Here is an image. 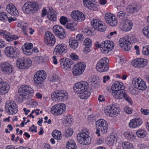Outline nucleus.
I'll use <instances>...</instances> for the list:
<instances>
[{"label": "nucleus", "instance_id": "obj_1", "mask_svg": "<svg viewBox=\"0 0 149 149\" xmlns=\"http://www.w3.org/2000/svg\"><path fill=\"white\" fill-rule=\"evenodd\" d=\"M73 90L75 93L79 94V97L81 99H87L91 95L88 83L85 81L75 83L73 86Z\"/></svg>", "mask_w": 149, "mask_h": 149}, {"label": "nucleus", "instance_id": "obj_2", "mask_svg": "<svg viewBox=\"0 0 149 149\" xmlns=\"http://www.w3.org/2000/svg\"><path fill=\"white\" fill-rule=\"evenodd\" d=\"M77 139L80 144L85 145L90 144L91 141L89 131L86 128H83L81 130V132L77 134Z\"/></svg>", "mask_w": 149, "mask_h": 149}, {"label": "nucleus", "instance_id": "obj_3", "mask_svg": "<svg viewBox=\"0 0 149 149\" xmlns=\"http://www.w3.org/2000/svg\"><path fill=\"white\" fill-rule=\"evenodd\" d=\"M95 126L96 129L95 134L98 136L101 135L100 132L102 134L106 133L108 131V125L107 121L103 119H99L95 122Z\"/></svg>", "mask_w": 149, "mask_h": 149}, {"label": "nucleus", "instance_id": "obj_4", "mask_svg": "<svg viewBox=\"0 0 149 149\" xmlns=\"http://www.w3.org/2000/svg\"><path fill=\"white\" fill-rule=\"evenodd\" d=\"M19 95L23 99H28L33 96L34 93L33 89L29 86L22 85L18 89Z\"/></svg>", "mask_w": 149, "mask_h": 149}, {"label": "nucleus", "instance_id": "obj_5", "mask_svg": "<svg viewBox=\"0 0 149 149\" xmlns=\"http://www.w3.org/2000/svg\"><path fill=\"white\" fill-rule=\"evenodd\" d=\"M103 111L104 114L107 116L115 118L118 115L120 109L117 105L112 104L106 107Z\"/></svg>", "mask_w": 149, "mask_h": 149}, {"label": "nucleus", "instance_id": "obj_6", "mask_svg": "<svg viewBox=\"0 0 149 149\" xmlns=\"http://www.w3.org/2000/svg\"><path fill=\"white\" fill-rule=\"evenodd\" d=\"M68 94L66 91L64 90L56 91L53 92L51 95V98L55 102L66 101L68 99Z\"/></svg>", "mask_w": 149, "mask_h": 149}, {"label": "nucleus", "instance_id": "obj_7", "mask_svg": "<svg viewBox=\"0 0 149 149\" xmlns=\"http://www.w3.org/2000/svg\"><path fill=\"white\" fill-rule=\"evenodd\" d=\"M39 9V5L36 2H28L24 3L23 9L27 14H33L36 13Z\"/></svg>", "mask_w": 149, "mask_h": 149}, {"label": "nucleus", "instance_id": "obj_8", "mask_svg": "<svg viewBox=\"0 0 149 149\" xmlns=\"http://www.w3.org/2000/svg\"><path fill=\"white\" fill-rule=\"evenodd\" d=\"M66 110V105L61 103L56 104L52 106L50 109V112L54 116H59L64 114Z\"/></svg>", "mask_w": 149, "mask_h": 149}, {"label": "nucleus", "instance_id": "obj_9", "mask_svg": "<svg viewBox=\"0 0 149 149\" xmlns=\"http://www.w3.org/2000/svg\"><path fill=\"white\" fill-rule=\"evenodd\" d=\"M109 63L108 59L107 57H104L101 59L96 65V70L99 72H104L109 70L108 64Z\"/></svg>", "mask_w": 149, "mask_h": 149}, {"label": "nucleus", "instance_id": "obj_10", "mask_svg": "<svg viewBox=\"0 0 149 149\" xmlns=\"http://www.w3.org/2000/svg\"><path fill=\"white\" fill-rule=\"evenodd\" d=\"M5 54L8 57L16 58L18 57L20 53L19 49L15 47L9 46L6 47L4 49Z\"/></svg>", "mask_w": 149, "mask_h": 149}, {"label": "nucleus", "instance_id": "obj_11", "mask_svg": "<svg viewBox=\"0 0 149 149\" xmlns=\"http://www.w3.org/2000/svg\"><path fill=\"white\" fill-rule=\"evenodd\" d=\"M32 61L28 58H19L16 61V65L19 69H27L31 66Z\"/></svg>", "mask_w": 149, "mask_h": 149}, {"label": "nucleus", "instance_id": "obj_12", "mask_svg": "<svg viewBox=\"0 0 149 149\" xmlns=\"http://www.w3.org/2000/svg\"><path fill=\"white\" fill-rule=\"evenodd\" d=\"M46 77V73L45 71L40 70L38 71L34 76L33 81L35 84L37 85L42 84Z\"/></svg>", "mask_w": 149, "mask_h": 149}, {"label": "nucleus", "instance_id": "obj_13", "mask_svg": "<svg viewBox=\"0 0 149 149\" xmlns=\"http://www.w3.org/2000/svg\"><path fill=\"white\" fill-rule=\"evenodd\" d=\"M67 50V47L65 44L59 43L55 46L53 50V54L54 55L60 57L64 55Z\"/></svg>", "mask_w": 149, "mask_h": 149}, {"label": "nucleus", "instance_id": "obj_14", "mask_svg": "<svg viewBox=\"0 0 149 149\" xmlns=\"http://www.w3.org/2000/svg\"><path fill=\"white\" fill-rule=\"evenodd\" d=\"M86 67L85 63L80 62L75 64L72 69V72L74 76H78L82 74Z\"/></svg>", "mask_w": 149, "mask_h": 149}, {"label": "nucleus", "instance_id": "obj_15", "mask_svg": "<svg viewBox=\"0 0 149 149\" xmlns=\"http://www.w3.org/2000/svg\"><path fill=\"white\" fill-rule=\"evenodd\" d=\"M132 84L135 88L140 90H145L147 88L146 81L140 78H133Z\"/></svg>", "mask_w": 149, "mask_h": 149}, {"label": "nucleus", "instance_id": "obj_16", "mask_svg": "<svg viewBox=\"0 0 149 149\" xmlns=\"http://www.w3.org/2000/svg\"><path fill=\"white\" fill-rule=\"evenodd\" d=\"M5 107L6 111L9 114H14L17 111V106L13 101H7L6 103Z\"/></svg>", "mask_w": 149, "mask_h": 149}, {"label": "nucleus", "instance_id": "obj_17", "mask_svg": "<svg viewBox=\"0 0 149 149\" xmlns=\"http://www.w3.org/2000/svg\"><path fill=\"white\" fill-rule=\"evenodd\" d=\"M104 19L106 23L110 26H115L117 24V17L113 14L111 13L107 12L105 14Z\"/></svg>", "mask_w": 149, "mask_h": 149}, {"label": "nucleus", "instance_id": "obj_18", "mask_svg": "<svg viewBox=\"0 0 149 149\" xmlns=\"http://www.w3.org/2000/svg\"><path fill=\"white\" fill-rule=\"evenodd\" d=\"M0 70L4 74L9 75L13 73L14 68L11 64L5 62L0 64Z\"/></svg>", "mask_w": 149, "mask_h": 149}, {"label": "nucleus", "instance_id": "obj_19", "mask_svg": "<svg viewBox=\"0 0 149 149\" xmlns=\"http://www.w3.org/2000/svg\"><path fill=\"white\" fill-rule=\"evenodd\" d=\"M91 23L93 26L97 31L103 32L106 30V27L105 24L99 19H94Z\"/></svg>", "mask_w": 149, "mask_h": 149}, {"label": "nucleus", "instance_id": "obj_20", "mask_svg": "<svg viewBox=\"0 0 149 149\" xmlns=\"http://www.w3.org/2000/svg\"><path fill=\"white\" fill-rule=\"evenodd\" d=\"M84 6L88 9L93 11L98 10L99 6L95 0H82Z\"/></svg>", "mask_w": 149, "mask_h": 149}, {"label": "nucleus", "instance_id": "obj_21", "mask_svg": "<svg viewBox=\"0 0 149 149\" xmlns=\"http://www.w3.org/2000/svg\"><path fill=\"white\" fill-rule=\"evenodd\" d=\"M133 26V23L130 20L125 19L120 23V30L125 32L131 31Z\"/></svg>", "mask_w": 149, "mask_h": 149}, {"label": "nucleus", "instance_id": "obj_22", "mask_svg": "<svg viewBox=\"0 0 149 149\" xmlns=\"http://www.w3.org/2000/svg\"><path fill=\"white\" fill-rule=\"evenodd\" d=\"M70 16L74 20L78 22H81L85 19L84 15L78 10L72 11L70 14Z\"/></svg>", "mask_w": 149, "mask_h": 149}, {"label": "nucleus", "instance_id": "obj_23", "mask_svg": "<svg viewBox=\"0 0 149 149\" xmlns=\"http://www.w3.org/2000/svg\"><path fill=\"white\" fill-rule=\"evenodd\" d=\"M54 35L51 32L47 31L45 33L44 42L49 46H53L55 43Z\"/></svg>", "mask_w": 149, "mask_h": 149}, {"label": "nucleus", "instance_id": "obj_24", "mask_svg": "<svg viewBox=\"0 0 149 149\" xmlns=\"http://www.w3.org/2000/svg\"><path fill=\"white\" fill-rule=\"evenodd\" d=\"M148 63V60L142 58H138L132 62L133 66L135 68H143L146 66Z\"/></svg>", "mask_w": 149, "mask_h": 149}, {"label": "nucleus", "instance_id": "obj_25", "mask_svg": "<svg viewBox=\"0 0 149 149\" xmlns=\"http://www.w3.org/2000/svg\"><path fill=\"white\" fill-rule=\"evenodd\" d=\"M120 47L121 49L125 51L130 50L131 48V45L130 41L127 38H120L119 41Z\"/></svg>", "mask_w": 149, "mask_h": 149}, {"label": "nucleus", "instance_id": "obj_26", "mask_svg": "<svg viewBox=\"0 0 149 149\" xmlns=\"http://www.w3.org/2000/svg\"><path fill=\"white\" fill-rule=\"evenodd\" d=\"M102 52L107 53L113 49L114 44L113 42L109 40H105L102 42Z\"/></svg>", "mask_w": 149, "mask_h": 149}, {"label": "nucleus", "instance_id": "obj_27", "mask_svg": "<svg viewBox=\"0 0 149 149\" xmlns=\"http://www.w3.org/2000/svg\"><path fill=\"white\" fill-rule=\"evenodd\" d=\"M52 30L54 33L59 38L63 39L66 36L64 29L61 26L58 25L53 26Z\"/></svg>", "mask_w": 149, "mask_h": 149}, {"label": "nucleus", "instance_id": "obj_28", "mask_svg": "<svg viewBox=\"0 0 149 149\" xmlns=\"http://www.w3.org/2000/svg\"><path fill=\"white\" fill-rule=\"evenodd\" d=\"M10 89L9 84L0 77V95H3L8 93Z\"/></svg>", "mask_w": 149, "mask_h": 149}, {"label": "nucleus", "instance_id": "obj_29", "mask_svg": "<svg viewBox=\"0 0 149 149\" xmlns=\"http://www.w3.org/2000/svg\"><path fill=\"white\" fill-rule=\"evenodd\" d=\"M143 121L140 118H136L131 120L129 123V127L131 128H136L140 126L143 123Z\"/></svg>", "mask_w": 149, "mask_h": 149}, {"label": "nucleus", "instance_id": "obj_30", "mask_svg": "<svg viewBox=\"0 0 149 149\" xmlns=\"http://www.w3.org/2000/svg\"><path fill=\"white\" fill-rule=\"evenodd\" d=\"M33 45L31 43H26L22 47L24 53L27 55H30L32 53V48Z\"/></svg>", "mask_w": 149, "mask_h": 149}, {"label": "nucleus", "instance_id": "obj_31", "mask_svg": "<svg viewBox=\"0 0 149 149\" xmlns=\"http://www.w3.org/2000/svg\"><path fill=\"white\" fill-rule=\"evenodd\" d=\"M141 6L139 3H132L127 7V9L129 12L134 13L137 12L141 9Z\"/></svg>", "mask_w": 149, "mask_h": 149}, {"label": "nucleus", "instance_id": "obj_32", "mask_svg": "<svg viewBox=\"0 0 149 149\" xmlns=\"http://www.w3.org/2000/svg\"><path fill=\"white\" fill-rule=\"evenodd\" d=\"M6 9L8 13L11 15L16 16L18 14L17 10L12 4H8L7 5Z\"/></svg>", "mask_w": 149, "mask_h": 149}, {"label": "nucleus", "instance_id": "obj_33", "mask_svg": "<svg viewBox=\"0 0 149 149\" xmlns=\"http://www.w3.org/2000/svg\"><path fill=\"white\" fill-rule=\"evenodd\" d=\"M73 118L71 116L68 114L63 116L62 118L63 125L65 127L70 125L72 123Z\"/></svg>", "mask_w": 149, "mask_h": 149}, {"label": "nucleus", "instance_id": "obj_34", "mask_svg": "<svg viewBox=\"0 0 149 149\" xmlns=\"http://www.w3.org/2000/svg\"><path fill=\"white\" fill-rule=\"evenodd\" d=\"M70 60L67 58H63L59 60L60 65L64 69L68 70L71 67V65L70 63Z\"/></svg>", "mask_w": 149, "mask_h": 149}, {"label": "nucleus", "instance_id": "obj_35", "mask_svg": "<svg viewBox=\"0 0 149 149\" xmlns=\"http://www.w3.org/2000/svg\"><path fill=\"white\" fill-rule=\"evenodd\" d=\"M28 24L23 22H20L18 23L17 26L20 28L22 30L23 34L25 36H28V33L27 30Z\"/></svg>", "mask_w": 149, "mask_h": 149}, {"label": "nucleus", "instance_id": "obj_36", "mask_svg": "<svg viewBox=\"0 0 149 149\" xmlns=\"http://www.w3.org/2000/svg\"><path fill=\"white\" fill-rule=\"evenodd\" d=\"M125 86L121 82L116 81L111 86V89L112 91L122 90L124 89Z\"/></svg>", "mask_w": 149, "mask_h": 149}, {"label": "nucleus", "instance_id": "obj_37", "mask_svg": "<svg viewBox=\"0 0 149 149\" xmlns=\"http://www.w3.org/2000/svg\"><path fill=\"white\" fill-rule=\"evenodd\" d=\"M117 139L118 136L116 134H112L107 137L106 142L108 145L112 146L116 143Z\"/></svg>", "mask_w": 149, "mask_h": 149}, {"label": "nucleus", "instance_id": "obj_38", "mask_svg": "<svg viewBox=\"0 0 149 149\" xmlns=\"http://www.w3.org/2000/svg\"><path fill=\"white\" fill-rule=\"evenodd\" d=\"M47 59V56L41 54L35 57L34 61L36 64H42L45 63Z\"/></svg>", "mask_w": 149, "mask_h": 149}, {"label": "nucleus", "instance_id": "obj_39", "mask_svg": "<svg viewBox=\"0 0 149 149\" xmlns=\"http://www.w3.org/2000/svg\"><path fill=\"white\" fill-rule=\"evenodd\" d=\"M125 92L122 90L112 91L111 92L113 96L117 99H122L125 95Z\"/></svg>", "mask_w": 149, "mask_h": 149}, {"label": "nucleus", "instance_id": "obj_40", "mask_svg": "<svg viewBox=\"0 0 149 149\" xmlns=\"http://www.w3.org/2000/svg\"><path fill=\"white\" fill-rule=\"evenodd\" d=\"M68 40L69 45L70 48L73 49L77 48L79 46V43L74 38L70 37Z\"/></svg>", "mask_w": 149, "mask_h": 149}, {"label": "nucleus", "instance_id": "obj_41", "mask_svg": "<svg viewBox=\"0 0 149 149\" xmlns=\"http://www.w3.org/2000/svg\"><path fill=\"white\" fill-rule=\"evenodd\" d=\"M3 38L7 41L10 42L13 40L17 39L18 38V37L17 36L15 35H10V33L6 31Z\"/></svg>", "mask_w": 149, "mask_h": 149}, {"label": "nucleus", "instance_id": "obj_42", "mask_svg": "<svg viewBox=\"0 0 149 149\" xmlns=\"http://www.w3.org/2000/svg\"><path fill=\"white\" fill-rule=\"evenodd\" d=\"M123 135L125 138L132 141L135 140L136 138L135 134L132 132H125L124 133Z\"/></svg>", "mask_w": 149, "mask_h": 149}, {"label": "nucleus", "instance_id": "obj_43", "mask_svg": "<svg viewBox=\"0 0 149 149\" xmlns=\"http://www.w3.org/2000/svg\"><path fill=\"white\" fill-rule=\"evenodd\" d=\"M66 148L67 149H76L77 146L75 142L73 140H70L66 142Z\"/></svg>", "mask_w": 149, "mask_h": 149}, {"label": "nucleus", "instance_id": "obj_44", "mask_svg": "<svg viewBox=\"0 0 149 149\" xmlns=\"http://www.w3.org/2000/svg\"><path fill=\"white\" fill-rule=\"evenodd\" d=\"M121 145L123 149H134V147L132 143L127 141L123 142Z\"/></svg>", "mask_w": 149, "mask_h": 149}, {"label": "nucleus", "instance_id": "obj_45", "mask_svg": "<svg viewBox=\"0 0 149 149\" xmlns=\"http://www.w3.org/2000/svg\"><path fill=\"white\" fill-rule=\"evenodd\" d=\"M147 133V132L145 130L142 129H139L136 132L137 136L138 137L141 138H143L146 137Z\"/></svg>", "mask_w": 149, "mask_h": 149}, {"label": "nucleus", "instance_id": "obj_46", "mask_svg": "<svg viewBox=\"0 0 149 149\" xmlns=\"http://www.w3.org/2000/svg\"><path fill=\"white\" fill-rule=\"evenodd\" d=\"M117 17L123 21L127 18V13L125 11H120L118 12L117 14Z\"/></svg>", "mask_w": 149, "mask_h": 149}, {"label": "nucleus", "instance_id": "obj_47", "mask_svg": "<svg viewBox=\"0 0 149 149\" xmlns=\"http://www.w3.org/2000/svg\"><path fill=\"white\" fill-rule=\"evenodd\" d=\"M52 135L53 137L56 140H60L62 138L61 132L57 130H54L53 132Z\"/></svg>", "mask_w": 149, "mask_h": 149}, {"label": "nucleus", "instance_id": "obj_48", "mask_svg": "<svg viewBox=\"0 0 149 149\" xmlns=\"http://www.w3.org/2000/svg\"><path fill=\"white\" fill-rule=\"evenodd\" d=\"M77 24L74 22L68 23L66 26L67 29L71 31H74L77 29Z\"/></svg>", "mask_w": 149, "mask_h": 149}, {"label": "nucleus", "instance_id": "obj_49", "mask_svg": "<svg viewBox=\"0 0 149 149\" xmlns=\"http://www.w3.org/2000/svg\"><path fill=\"white\" fill-rule=\"evenodd\" d=\"M48 18L51 21H55L57 19V16L54 11H51L48 13L47 15Z\"/></svg>", "mask_w": 149, "mask_h": 149}, {"label": "nucleus", "instance_id": "obj_50", "mask_svg": "<svg viewBox=\"0 0 149 149\" xmlns=\"http://www.w3.org/2000/svg\"><path fill=\"white\" fill-rule=\"evenodd\" d=\"M142 53L143 55L149 56V45L143 46L142 49Z\"/></svg>", "mask_w": 149, "mask_h": 149}, {"label": "nucleus", "instance_id": "obj_51", "mask_svg": "<svg viewBox=\"0 0 149 149\" xmlns=\"http://www.w3.org/2000/svg\"><path fill=\"white\" fill-rule=\"evenodd\" d=\"M91 40L89 38H85L83 42V45L85 47H90L92 45Z\"/></svg>", "mask_w": 149, "mask_h": 149}, {"label": "nucleus", "instance_id": "obj_52", "mask_svg": "<svg viewBox=\"0 0 149 149\" xmlns=\"http://www.w3.org/2000/svg\"><path fill=\"white\" fill-rule=\"evenodd\" d=\"M40 109H36L33 110L31 113L28 116V117H31L32 118H34L35 117L34 115H38L40 114Z\"/></svg>", "mask_w": 149, "mask_h": 149}, {"label": "nucleus", "instance_id": "obj_53", "mask_svg": "<svg viewBox=\"0 0 149 149\" xmlns=\"http://www.w3.org/2000/svg\"><path fill=\"white\" fill-rule=\"evenodd\" d=\"M73 134V130L71 128H68L65 130L64 133L65 136L66 137H68L71 136Z\"/></svg>", "mask_w": 149, "mask_h": 149}, {"label": "nucleus", "instance_id": "obj_54", "mask_svg": "<svg viewBox=\"0 0 149 149\" xmlns=\"http://www.w3.org/2000/svg\"><path fill=\"white\" fill-rule=\"evenodd\" d=\"M143 34L149 38V26L144 27L142 29Z\"/></svg>", "mask_w": 149, "mask_h": 149}, {"label": "nucleus", "instance_id": "obj_55", "mask_svg": "<svg viewBox=\"0 0 149 149\" xmlns=\"http://www.w3.org/2000/svg\"><path fill=\"white\" fill-rule=\"evenodd\" d=\"M8 18V16L7 15V13L5 12H0V19L4 22L6 21Z\"/></svg>", "mask_w": 149, "mask_h": 149}, {"label": "nucleus", "instance_id": "obj_56", "mask_svg": "<svg viewBox=\"0 0 149 149\" xmlns=\"http://www.w3.org/2000/svg\"><path fill=\"white\" fill-rule=\"evenodd\" d=\"M125 94V95L124 96L123 98L125 99L126 101L131 105H132L133 104V102L131 98L128 96L126 93Z\"/></svg>", "mask_w": 149, "mask_h": 149}, {"label": "nucleus", "instance_id": "obj_57", "mask_svg": "<svg viewBox=\"0 0 149 149\" xmlns=\"http://www.w3.org/2000/svg\"><path fill=\"white\" fill-rule=\"evenodd\" d=\"M124 110L125 113L128 114L132 113L133 111V109L128 106H126L124 108Z\"/></svg>", "mask_w": 149, "mask_h": 149}, {"label": "nucleus", "instance_id": "obj_58", "mask_svg": "<svg viewBox=\"0 0 149 149\" xmlns=\"http://www.w3.org/2000/svg\"><path fill=\"white\" fill-rule=\"evenodd\" d=\"M60 22L61 24L65 25L68 22V19L65 17L62 16L60 19Z\"/></svg>", "mask_w": 149, "mask_h": 149}, {"label": "nucleus", "instance_id": "obj_59", "mask_svg": "<svg viewBox=\"0 0 149 149\" xmlns=\"http://www.w3.org/2000/svg\"><path fill=\"white\" fill-rule=\"evenodd\" d=\"M116 59L117 61H118L119 63H120L121 64H122L123 63L125 62V61L124 57L123 56H118L116 57Z\"/></svg>", "mask_w": 149, "mask_h": 149}, {"label": "nucleus", "instance_id": "obj_60", "mask_svg": "<svg viewBox=\"0 0 149 149\" xmlns=\"http://www.w3.org/2000/svg\"><path fill=\"white\" fill-rule=\"evenodd\" d=\"M70 57L71 59L74 61H77L78 60L79 57L78 56L74 53H71L70 55Z\"/></svg>", "mask_w": 149, "mask_h": 149}, {"label": "nucleus", "instance_id": "obj_61", "mask_svg": "<svg viewBox=\"0 0 149 149\" xmlns=\"http://www.w3.org/2000/svg\"><path fill=\"white\" fill-rule=\"evenodd\" d=\"M84 32V34L86 36H91L93 35V33L91 30L88 28H85Z\"/></svg>", "mask_w": 149, "mask_h": 149}, {"label": "nucleus", "instance_id": "obj_62", "mask_svg": "<svg viewBox=\"0 0 149 149\" xmlns=\"http://www.w3.org/2000/svg\"><path fill=\"white\" fill-rule=\"evenodd\" d=\"M51 80L52 82H59V79L57 75L55 74L53 75L51 78Z\"/></svg>", "mask_w": 149, "mask_h": 149}, {"label": "nucleus", "instance_id": "obj_63", "mask_svg": "<svg viewBox=\"0 0 149 149\" xmlns=\"http://www.w3.org/2000/svg\"><path fill=\"white\" fill-rule=\"evenodd\" d=\"M140 112L142 114L144 115H148L149 114V110L148 109L141 108L140 109Z\"/></svg>", "mask_w": 149, "mask_h": 149}, {"label": "nucleus", "instance_id": "obj_64", "mask_svg": "<svg viewBox=\"0 0 149 149\" xmlns=\"http://www.w3.org/2000/svg\"><path fill=\"white\" fill-rule=\"evenodd\" d=\"M130 39L129 41L130 43L135 42L136 41V40L135 36L133 35H132L129 37Z\"/></svg>", "mask_w": 149, "mask_h": 149}]
</instances>
